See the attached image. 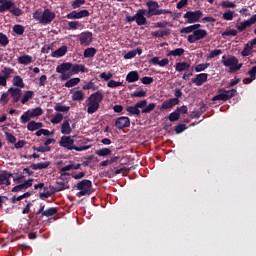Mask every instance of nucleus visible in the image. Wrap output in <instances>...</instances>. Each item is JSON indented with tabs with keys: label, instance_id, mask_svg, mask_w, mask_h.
<instances>
[{
	"label": "nucleus",
	"instance_id": "f257e3e1",
	"mask_svg": "<svg viewBox=\"0 0 256 256\" xmlns=\"http://www.w3.org/2000/svg\"><path fill=\"white\" fill-rule=\"evenodd\" d=\"M55 17V12L51 11V9L49 8L45 9L44 11L38 9L33 13V19H35V21H38V23H40L41 25H49L53 23Z\"/></svg>",
	"mask_w": 256,
	"mask_h": 256
},
{
	"label": "nucleus",
	"instance_id": "f03ea898",
	"mask_svg": "<svg viewBox=\"0 0 256 256\" xmlns=\"http://www.w3.org/2000/svg\"><path fill=\"white\" fill-rule=\"evenodd\" d=\"M103 97V92L101 91H97L89 96L87 104V113L89 115H93V113L98 111L99 103L103 101Z\"/></svg>",
	"mask_w": 256,
	"mask_h": 256
},
{
	"label": "nucleus",
	"instance_id": "7ed1b4c3",
	"mask_svg": "<svg viewBox=\"0 0 256 256\" xmlns=\"http://www.w3.org/2000/svg\"><path fill=\"white\" fill-rule=\"evenodd\" d=\"M6 11H9L15 17H21L23 15V10L17 7L13 0H0V13H5Z\"/></svg>",
	"mask_w": 256,
	"mask_h": 256
},
{
	"label": "nucleus",
	"instance_id": "20e7f679",
	"mask_svg": "<svg viewBox=\"0 0 256 256\" xmlns=\"http://www.w3.org/2000/svg\"><path fill=\"white\" fill-rule=\"evenodd\" d=\"M59 145L68 149V151H87V149H91V146H75V140L71 136H62Z\"/></svg>",
	"mask_w": 256,
	"mask_h": 256
},
{
	"label": "nucleus",
	"instance_id": "39448f33",
	"mask_svg": "<svg viewBox=\"0 0 256 256\" xmlns=\"http://www.w3.org/2000/svg\"><path fill=\"white\" fill-rule=\"evenodd\" d=\"M76 188L78 189L77 197H85V195H91L93 193V182L88 179H84L77 183Z\"/></svg>",
	"mask_w": 256,
	"mask_h": 256
},
{
	"label": "nucleus",
	"instance_id": "423d86ee",
	"mask_svg": "<svg viewBox=\"0 0 256 256\" xmlns=\"http://www.w3.org/2000/svg\"><path fill=\"white\" fill-rule=\"evenodd\" d=\"M146 15L147 10L139 9L134 16H126V21L127 23H133V21H136L137 25L141 27L148 23L147 18L145 17Z\"/></svg>",
	"mask_w": 256,
	"mask_h": 256
},
{
	"label": "nucleus",
	"instance_id": "0eeeda50",
	"mask_svg": "<svg viewBox=\"0 0 256 256\" xmlns=\"http://www.w3.org/2000/svg\"><path fill=\"white\" fill-rule=\"evenodd\" d=\"M218 93V95L212 97V101H229V99H233V97L237 95V90H226L225 88H220Z\"/></svg>",
	"mask_w": 256,
	"mask_h": 256
},
{
	"label": "nucleus",
	"instance_id": "6e6552de",
	"mask_svg": "<svg viewBox=\"0 0 256 256\" xmlns=\"http://www.w3.org/2000/svg\"><path fill=\"white\" fill-rule=\"evenodd\" d=\"M224 67H230L231 71H239L243 67V64H239V59L237 57L232 56L228 59L225 56L222 57Z\"/></svg>",
	"mask_w": 256,
	"mask_h": 256
},
{
	"label": "nucleus",
	"instance_id": "1a4fd4ad",
	"mask_svg": "<svg viewBox=\"0 0 256 256\" xmlns=\"http://www.w3.org/2000/svg\"><path fill=\"white\" fill-rule=\"evenodd\" d=\"M201 17H203V12L201 10L187 11L184 14V19H187L186 23H197Z\"/></svg>",
	"mask_w": 256,
	"mask_h": 256
},
{
	"label": "nucleus",
	"instance_id": "9d476101",
	"mask_svg": "<svg viewBox=\"0 0 256 256\" xmlns=\"http://www.w3.org/2000/svg\"><path fill=\"white\" fill-rule=\"evenodd\" d=\"M205 37H207V30L198 29L188 36V43H197V41H201V39H205Z\"/></svg>",
	"mask_w": 256,
	"mask_h": 256
},
{
	"label": "nucleus",
	"instance_id": "9b49d317",
	"mask_svg": "<svg viewBox=\"0 0 256 256\" xmlns=\"http://www.w3.org/2000/svg\"><path fill=\"white\" fill-rule=\"evenodd\" d=\"M91 14L89 13V10H74L66 15L67 19H83L85 17H89Z\"/></svg>",
	"mask_w": 256,
	"mask_h": 256
},
{
	"label": "nucleus",
	"instance_id": "f8f14e48",
	"mask_svg": "<svg viewBox=\"0 0 256 256\" xmlns=\"http://www.w3.org/2000/svg\"><path fill=\"white\" fill-rule=\"evenodd\" d=\"M116 129H127V127H131V119L127 116H121L115 121Z\"/></svg>",
	"mask_w": 256,
	"mask_h": 256
},
{
	"label": "nucleus",
	"instance_id": "ddd939ff",
	"mask_svg": "<svg viewBox=\"0 0 256 256\" xmlns=\"http://www.w3.org/2000/svg\"><path fill=\"white\" fill-rule=\"evenodd\" d=\"M148 7V11H146L147 17H154L157 15V12L159 11V2L157 1H149L146 3Z\"/></svg>",
	"mask_w": 256,
	"mask_h": 256
},
{
	"label": "nucleus",
	"instance_id": "4468645a",
	"mask_svg": "<svg viewBox=\"0 0 256 256\" xmlns=\"http://www.w3.org/2000/svg\"><path fill=\"white\" fill-rule=\"evenodd\" d=\"M256 23V14H254L252 17H250V19L240 23V25L236 26L237 31H239V33H243V31H245L246 29H249V27H251V25H255Z\"/></svg>",
	"mask_w": 256,
	"mask_h": 256
},
{
	"label": "nucleus",
	"instance_id": "2eb2a0df",
	"mask_svg": "<svg viewBox=\"0 0 256 256\" xmlns=\"http://www.w3.org/2000/svg\"><path fill=\"white\" fill-rule=\"evenodd\" d=\"M79 41L81 45H91L93 43V33L89 31L82 32L79 36Z\"/></svg>",
	"mask_w": 256,
	"mask_h": 256
},
{
	"label": "nucleus",
	"instance_id": "dca6fc26",
	"mask_svg": "<svg viewBox=\"0 0 256 256\" xmlns=\"http://www.w3.org/2000/svg\"><path fill=\"white\" fill-rule=\"evenodd\" d=\"M207 79H209V74L200 73L192 79V83H194V85H197V87H201V85L207 83Z\"/></svg>",
	"mask_w": 256,
	"mask_h": 256
},
{
	"label": "nucleus",
	"instance_id": "f3484780",
	"mask_svg": "<svg viewBox=\"0 0 256 256\" xmlns=\"http://www.w3.org/2000/svg\"><path fill=\"white\" fill-rule=\"evenodd\" d=\"M175 105H179V99L170 98L161 104L160 110L163 111V110H167V109H173V107H175Z\"/></svg>",
	"mask_w": 256,
	"mask_h": 256
},
{
	"label": "nucleus",
	"instance_id": "a211bd4d",
	"mask_svg": "<svg viewBox=\"0 0 256 256\" xmlns=\"http://www.w3.org/2000/svg\"><path fill=\"white\" fill-rule=\"evenodd\" d=\"M70 72H71V75H79V73H86L87 69L83 64H72Z\"/></svg>",
	"mask_w": 256,
	"mask_h": 256
},
{
	"label": "nucleus",
	"instance_id": "6ab92c4d",
	"mask_svg": "<svg viewBox=\"0 0 256 256\" xmlns=\"http://www.w3.org/2000/svg\"><path fill=\"white\" fill-rule=\"evenodd\" d=\"M72 63L71 62H64L59 64L56 67V73H67L71 72Z\"/></svg>",
	"mask_w": 256,
	"mask_h": 256
},
{
	"label": "nucleus",
	"instance_id": "aec40b11",
	"mask_svg": "<svg viewBox=\"0 0 256 256\" xmlns=\"http://www.w3.org/2000/svg\"><path fill=\"white\" fill-rule=\"evenodd\" d=\"M8 92L11 94L14 103H18L19 99H21V89L11 87L8 89Z\"/></svg>",
	"mask_w": 256,
	"mask_h": 256
},
{
	"label": "nucleus",
	"instance_id": "412c9836",
	"mask_svg": "<svg viewBox=\"0 0 256 256\" xmlns=\"http://www.w3.org/2000/svg\"><path fill=\"white\" fill-rule=\"evenodd\" d=\"M67 55V46L63 45L57 50L52 52V57L59 59V57H65Z\"/></svg>",
	"mask_w": 256,
	"mask_h": 256
},
{
	"label": "nucleus",
	"instance_id": "4be33fe9",
	"mask_svg": "<svg viewBox=\"0 0 256 256\" xmlns=\"http://www.w3.org/2000/svg\"><path fill=\"white\" fill-rule=\"evenodd\" d=\"M150 63H152V65H159V67H167V65H169V59L164 58L159 60V57L155 56L150 60Z\"/></svg>",
	"mask_w": 256,
	"mask_h": 256
},
{
	"label": "nucleus",
	"instance_id": "5701e85b",
	"mask_svg": "<svg viewBox=\"0 0 256 256\" xmlns=\"http://www.w3.org/2000/svg\"><path fill=\"white\" fill-rule=\"evenodd\" d=\"M191 68V64L188 62H177L175 64V71L178 73H183V71H187Z\"/></svg>",
	"mask_w": 256,
	"mask_h": 256
},
{
	"label": "nucleus",
	"instance_id": "b1692460",
	"mask_svg": "<svg viewBox=\"0 0 256 256\" xmlns=\"http://www.w3.org/2000/svg\"><path fill=\"white\" fill-rule=\"evenodd\" d=\"M69 121V119L63 121L61 125L62 135H71V131H73V129L71 128V124L69 123Z\"/></svg>",
	"mask_w": 256,
	"mask_h": 256
},
{
	"label": "nucleus",
	"instance_id": "393cba45",
	"mask_svg": "<svg viewBox=\"0 0 256 256\" xmlns=\"http://www.w3.org/2000/svg\"><path fill=\"white\" fill-rule=\"evenodd\" d=\"M18 63L20 65H30V63H33V56L23 54L22 56L18 57Z\"/></svg>",
	"mask_w": 256,
	"mask_h": 256
},
{
	"label": "nucleus",
	"instance_id": "a878e982",
	"mask_svg": "<svg viewBox=\"0 0 256 256\" xmlns=\"http://www.w3.org/2000/svg\"><path fill=\"white\" fill-rule=\"evenodd\" d=\"M42 127L43 124L41 122H35V120H32L27 124L28 131H37L38 129H42Z\"/></svg>",
	"mask_w": 256,
	"mask_h": 256
},
{
	"label": "nucleus",
	"instance_id": "bb28decb",
	"mask_svg": "<svg viewBox=\"0 0 256 256\" xmlns=\"http://www.w3.org/2000/svg\"><path fill=\"white\" fill-rule=\"evenodd\" d=\"M139 79V72L131 71L126 76V81L128 83H135Z\"/></svg>",
	"mask_w": 256,
	"mask_h": 256
},
{
	"label": "nucleus",
	"instance_id": "cd10ccee",
	"mask_svg": "<svg viewBox=\"0 0 256 256\" xmlns=\"http://www.w3.org/2000/svg\"><path fill=\"white\" fill-rule=\"evenodd\" d=\"M95 55H97V48L90 47L84 50L85 59H92V57H95Z\"/></svg>",
	"mask_w": 256,
	"mask_h": 256
},
{
	"label": "nucleus",
	"instance_id": "c85d7f7f",
	"mask_svg": "<svg viewBox=\"0 0 256 256\" xmlns=\"http://www.w3.org/2000/svg\"><path fill=\"white\" fill-rule=\"evenodd\" d=\"M51 165V162H39L37 164H33L31 168L33 171H41V169H47Z\"/></svg>",
	"mask_w": 256,
	"mask_h": 256
},
{
	"label": "nucleus",
	"instance_id": "c756f323",
	"mask_svg": "<svg viewBox=\"0 0 256 256\" xmlns=\"http://www.w3.org/2000/svg\"><path fill=\"white\" fill-rule=\"evenodd\" d=\"M184 53H185V49L176 48L172 51H169L167 54V57H181L182 55H184Z\"/></svg>",
	"mask_w": 256,
	"mask_h": 256
},
{
	"label": "nucleus",
	"instance_id": "7c9ffc66",
	"mask_svg": "<svg viewBox=\"0 0 256 256\" xmlns=\"http://www.w3.org/2000/svg\"><path fill=\"white\" fill-rule=\"evenodd\" d=\"M168 35H171L170 29H164L162 31H154L152 32V37H168Z\"/></svg>",
	"mask_w": 256,
	"mask_h": 256
},
{
	"label": "nucleus",
	"instance_id": "2f4dec72",
	"mask_svg": "<svg viewBox=\"0 0 256 256\" xmlns=\"http://www.w3.org/2000/svg\"><path fill=\"white\" fill-rule=\"evenodd\" d=\"M95 153L98 155V157H107V155H111V153H113V150L110 148H102L96 150Z\"/></svg>",
	"mask_w": 256,
	"mask_h": 256
},
{
	"label": "nucleus",
	"instance_id": "473e14b6",
	"mask_svg": "<svg viewBox=\"0 0 256 256\" xmlns=\"http://www.w3.org/2000/svg\"><path fill=\"white\" fill-rule=\"evenodd\" d=\"M81 83V78H72L68 80L64 86L67 87L68 89H71V87H75V85H79Z\"/></svg>",
	"mask_w": 256,
	"mask_h": 256
},
{
	"label": "nucleus",
	"instance_id": "72a5a7b5",
	"mask_svg": "<svg viewBox=\"0 0 256 256\" xmlns=\"http://www.w3.org/2000/svg\"><path fill=\"white\" fill-rule=\"evenodd\" d=\"M83 99H85V93L81 90L75 91L72 95V101H83Z\"/></svg>",
	"mask_w": 256,
	"mask_h": 256
},
{
	"label": "nucleus",
	"instance_id": "f704fd0d",
	"mask_svg": "<svg viewBox=\"0 0 256 256\" xmlns=\"http://www.w3.org/2000/svg\"><path fill=\"white\" fill-rule=\"evenodd\" d=\"M30 113V117H32V119H34V117H41V115H43V109H41V107H36L32 110H28Z\"/></svg>",
	"mask_w": 256,
	"mask_h": 256
},
{
	"label": "nucleus",
	"instance_id": "c9c22d12",
	"mask_svg": "<svg viewBox=\"0 0 256 256\" xmlns=\"http://www.w3.org/2000/svg\"><path fill=\"white\" fill-rule=\"evenodd\" d=\"M253 51L252 44H246L241 52L242 57H249Z\"/></svg>",
	"mask_w": 256,
	"mask_h": 256
},
{
	"label": "nucleus",
	"instance_id": "e433bc0d",
	"mask_svg": "<svg viewBox=\"0 0 256 256\" xmlns=\"http://www.w3.org/2000/svg\"><path fill=\"white\" fill-rule=\"evenodd\" d=\"M82 89L84 91H89L92 89V91H97L99 89V86L95 85V82L89 81L86 85L82 86Z\"/></svg>",
	"mask_w": 256,
	"mask_h": 256
},
{
	"label": "nucleus",
	"instance_id": "4c0bfd02",
	"mask_svg": "<svg viewBox=\"0 0 256 256\" xmlns=\"http://www.w3.org/2000/svg\"><path fill=\"white\" fill-rule=\"evenodd\" d=\"M57 211H58L57 208L50 207L43 212L42 217H53V215H57Z\"/></svg>",
	"mask_w": 256,
	"mask_h": 256
},
{
	"label": "nucleus",
	"instance_id": "58836bf2",
	"mask_svg": "<svg viewBox=\"0 0 256 256\" xmlns=\"http://www.w3.org/2000/svg\"><path fill=\"white\" fill-rule=\"evenodd\" d=\"M126 111L129 113V115H141V110L138 109L136 104L135 106H128Z\"/></svg>",
	"mask_w": 256,
	"mask_h": 256
},
{
	"label": "nucleus",
	"instance_id": "ea45409f",
	"mask_svg": "<svg viewBox=\"0 0 256 256\" xmlns=\"http://www.w3.org/2000/svg\"><path fill=\"white\" fill-rule=\"evenodd\" d=\"M13 85L15 87H20L21 89H23V87H25V83L23 82V78H21V76H15L13 78Z\"/></svg>",
	"mask_w": 256,
	"mask_h": 256
},
{
	"label": "nucleus",
	"instance_id": "a19ab883",
	"mask_svg": "<svg viewBox=\"0 0 256 256\" xmlns=\"http://www.w3.org/2000/svg\"><path fill=\"white\" fill-rule=\"evenodd\" d=\"M233 17H235V11L228 10L223 13L222 19H224V21H233Z\"/></svg>",
	"mask_w": 256,
	"mask_h": 256
},
{
	"label": "nucleus",
	"instance_id": "79ce46f5",
	"mask_svg": "<svg viewBox=\"0 0 256 256\" xmlns=\"http://www.w3.org/2000/svg\"><path fill=\"white\" fill-rule=\"evenodd\" d=\"M13 68L4 67V69L1 71L2 77H4L6 80L11 78V75H13Z\"/></svg>",
	"mask_w": 256,
	"mask_h": 256
},
{
	"label": "nucleus",
	"instance_id": "37998d69",
	"mask_svg": "<svg viewBox=\"0 0 256 256\" xmlns=\"http://www.w3.org/2000/svg\"><path fill=\"white\" fill-rule=\"evenodd\" d=\"M33 95H34V92L32 90L26 91L21 100L22 105H25V103H27V101H29V99H33Z\"/></svg>",
	"mask_w": 256,
	"mask_h": 256
},
{
	"label": "nucleus",
	"instance_id": "c03bdc74",
	"mask_svg": "<svg viewBox=\"0 0 256 256\" xmlns=\"http://www.w3.org/2000/svg\"><path fill=\"white\" fill-rule=\"evenodd\" d=\"M31 119H33V118L31 116V113L29 112V110L24 112L23 115H21V117H20L21 123H29V121H31Z\"/></svg>",
	"mask_w": 256,
	"mask_h": 256
},
{
	"label": "nucleus",
	"instance_id": "a18cd8bd",
	"mask_svg": "<svg viewBox=\"0 0 256 256\" xmlns=\"http://www.w3.org/2000/svg\"><path fill=\"white\" fill-rule=\"evenodd\" d=\"M11 177H13V174L11 173H7V172L0 173V185H5V181H7V179H11Z\"/></svg>",
	"mask_w": 256,
	"mask_h": 256
},
{
	"label": "nucleus",
	"instance_id": "49530a36",
	"mask_svg": "<svg viewBox=\"0 0 256 256\" xmlns=\"http://www.w3.org/2000/svg\"><path fill=\"white\" fill-rule=\"evenodd\" d=\"M180 118H181V115L178 113L177 110L170 113L168 116V119H169V121H171V123H175V121H179Z\"/></svg>",
	"mask_w": 256,
	"mask_h": 256
},
{
	"label": "nucleus",
	"instance_id": "de8ad7c7",
	"mask_svg": "<svg viewBox=\"0 0 256 256\" xmlns=\"http://www.w3.org/2000/svg\"><path fill=\"white\" fill-rule=\"evenodd\" d=\"M237 30L235 29H231V30H226L224 32L221 33L223 39H225V37H237Z\"/></svg>",
	"mask_w": 256,
	"mask_h": 256
},
{
	"label": "nucleus",
	"instance_id": "09e8293b",
	"mask_svg": "<svg viewBox=\"0 0 256 256\" xmlns=\"http://www.w3.org/2000/svg\"><path fill=\"white\" fill-rule=\"evenodd\" d=\"M221 7H223V9H235V7H237V4H235V2L225 0L222 2Z\"/></svg>",
	"mask_w": 256,
	"mask_h": 256
},
{
	"label": "nucleus",
	"instance_id": "8fccbe9b",
	"mask_svg": "<svg viewBox=\"0 0 256 256\" xmlns=\"http://www.w3.org/2000/svg\"><path fill=\"white\" fill-rule=\"evenodd\" d=\"M0 45L1 47H7L9 45V37L3 34V32H0Z\"/></svg>",
	"mask_w": 256,
	"mask_h": 256
},
{
	"label": "nucleus",
	"instance_id": "3c124183",
	"mask_svg": "<svg viewBox=\"0 0 256 256\" xmlns=\"http://www.w3.org/2000/svg\"><path fill=\"white\" fill-rule=\"evenodd\" d=\"M61 121H63V114L61 113H56L55 116L51 119V123H53V125H59Z\"/></svg>",
	"mask_w": 256,
	"mask_h": 256
},
{
	"label": "nucleus",
	"instance_id": "603ef678",
	"mask_svg": "<svg viewBox=\"0 0 256 256\" xmlns=\"http://www.w3.org/2000/svg\"><path fill=\"white\" fill-rule=\"evenodd\" d=\"M174 131H175L176 135H179V134L183 133V131H187V125L180 123L175 126Z\"/></svg>",
	"mask_w": 256,
	"mask_h": 256
},
{
	"label": "nucleus",
	"instance_id": "864d4df0",
	"mask_svg": "<svg viewBox=\"0 0 256 256\" xmlns=\"http://www.w3.org/2000/svg\"><path fill=\"white\" fill-rule=\"evenodd\" d=\"M54 109L58 112V113H67V111H69L71 109V107L69 106H63L61 104H57L56 106H54Z\"/></svg>",
	"mask_w": 256,
	"mask_h": 256
},
{
	"label": "nucleus",
	"instance_id": "5fc2aeb1",
	"mask_svg": "<svg viewBox=\"0 0 256 256\" xmlns=\"http://www.w3.org/2000/svg\"><path fill=\"white\" fill-rule=\"evenodd\" d=\"M34 151H37L38 153H49L51 151V146H39V147H33Z\"/></svg>",
	"mask_w": 256,
	"mask_h": 256
},
{
	"label": "nucleus",
	"instance_id": "6e6d98bb",
	"mask_svg": "<svg viewBox=\"0 0 256 256\" xmlns=\"http://www.w3.org/2000/svg\"><path fill=\"white\" fill-rule=\"evenodd\" d=\"M209 63H203V64H198L195 66L194 71L196 73H201V71H205V69H209Z\"/></svg>",
	"mask_w": 256,
	"mask_h": 256
},
{
	"label": "nucleus",
	"instance_id": "4d7b16f0",
	"mask_svg": "<svg viewBox=\"0 0 256 256\" xmlns=\"http://www.w3.org/2000/svg\"><path fill=\"white\" fill-rule=\"evenodd\" d=\"M13 31L16 35H23V33H25V27H23V25L16 24L13 27Z\"/></svg>",
	"mask_w": 256,
	"mask_h": 256
},
{
	"label": "nucleus",
	"instance_id": "13d9d810",
	"mask_svg": "<svg viewBox=\"0 0 256 256\" xmlns=\"http://www.w3.org/2000/svg\"><path fill=\"white\" fill-rule=\"evenodd\" d=\"M81 27V23L79 21H71L68 23V29L72 31H77Z\"/></svg>",
	"mask_w": 256,
	"mask_h": 256
},
{
	"label": "nucleus",
	"instance_id": "bf43d9fd",
	"mask_svg": "<svg viewBox=\"0 0 256 256\" xmlns=\"http://www.w3.org/2000/svg\"><path fill=\"white\" fill-rule=\"evenodd\" d=\"M5 137H6V141H8V143H17V137H15V135L9 133V132H5Z\"/></svg>",
	"mask_w": 256,
	"mask_h": 256
},
{
	"label": "nucleus",
	"instance_id": "052dcab7",
	"mask_svg": "<svg viewBox=\"0 0 256 256\" xmlns=\"http://www.w3.org/2000/svg\"><path fill=\"white\" fill-rule=\"evenodd\" d=\"M85 5V0H74L71 4L72 9H79V7Z\"/></svg>",
	"mask_w": 256,
	"mask_h": 256
},
{
	"label": "nucleus",
	"instance_id": "680f3d73",
	"mask_svg": "<svg viewBox=\"0 0 256 256\" xmlns=\"http://www.w3.org/2000/svg\"><path fill=\"white\" fill-rule=\"evenodd\" d=\"M222 53H223V50H221V49L212 50L209 54V58L215 59V57H219V55H221Z\"/></svg>",
	"mask_w": 256,
	"mask_h": 256
},
{
	"label": "nucleus",
	"instance_id": "e2e57ef3",
	"mask_svg": "<svg viewBox=\"0 0 256 256\" xmlns=\"http://www.w3.org/2000/svg\"><path fill=\"white\" fill-rule=\"evenodd\" d=\"M123 85V83L121 82H117L115 80H110L108 83H107V86L110 87L111 89H115L117 87H121Z\"/></svg>",
	"mask_w": 256,
	"mask_h": 256
},
{
	"label": "nucleus",
	"instance_id": "0e129e2a",
	"mask_svg": "<svg viewBox=\"0 0 256 256\" xmlns=\"http://www.w3.org/2000/svg\"><path fill=\"white\" fill-rule=\"evenodd\" d=\"M131 97H147V92L145 90H140V91H135L134 93L131 94Z\"/></svg>",
	"mask_w": 256,
	"mask_h": 256
},
{
	"label": "nucleus",
	"instance_id": "69168bd1",
	"mask_svg": "<svg viewBox=\"0 0 256 256\" xmlns=\"http://www.w3.org/2000/svg\"><path fill=\"white\" fill-rule=\"evenodd\" d=\"M54 189L56 192L65 191V182H56Z\"/></svg>",
	"mask_w": 256,
	"mask_h": 256
},
{
	"label": "nucleus",
	"instance_id": "338daca9",
	"mask_svg": "<svg viewBox=\"0 0 256 256\" xmlns=\"http://www.w3.org/2000/svg\"><path fill=\"white\" fill-rule=\"evenodd\" d=\"M155 109V103H150L148 106H146L143 110L142 113H151Z\"/></svg>",
	"mask_w": 256,
	"mask_h": 256
},
{
	"label": "nucleus",
	"instance_id": "774afa93",
	"mask_svg": "<svg viewBox=\"0 0 256 256\" xmlns=\"http://www.w3.org/2000/svg\"><path fill=\"white\" fill-rule=\"evenodd\" d=\"M248 75H250V79H252V81H255V79H256V66L252 67V69H250L248 71Z\"/></svg>",
	"mask_w": 256,
	"mask_h": 256
}]
</instances>
